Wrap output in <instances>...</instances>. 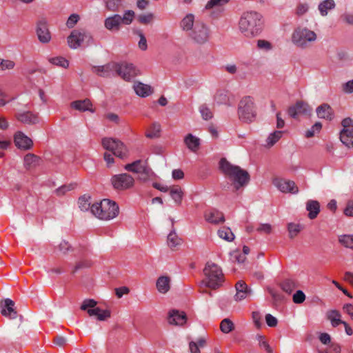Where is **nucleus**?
Listing matches in <instances>:
<instances>
[{
  "label": "nucleus",
  "mask_w": 353,
  "mask_h": 353,
  "mask_svg": "<svg viewBox=\"0 0 353 353\" xmlns=\"http://www.w3.org/2000/svg\"><path fill=\"white\" fill-rule=\"evenodd\" d=\"M16 119L24 124L35 125L39 122V117L30 111L18 112L15 114Z\"/></svg>",
  "instance_id": "4be33fe9"
},
{
  "label": "nucleus",
  "mask_w": 353,
  "mask_h": 353,
  "mask_svg": "<svg viewBox=\"0 0 353 353\" xmlns=\"http://www.w3.org/2000/svg\"><path fill=\"white\" fill-rule=\"evenodd\" d=\"M154 15L152 13L146 14H141L138 17L137 20L141 24H148L153 20Z\"/></svg>",
  "instance_id": "6e6d98bb"
},
{
  "label": "nucleus",
  "mask_w": 353,
  "mask_h": 353,
  "mask_svg": "<svg viewBox=\"0 0 353 353\" xmlns=\"http://www.w3.org/2000/svg\"><path fill=\"white\" fill-rule=\"evenodd\" d=\"M111 183L116 190H125L132 188L134 185V178L127 173L113 175Z\"/></svg>",
  "instance_id": "9b49d317"
},
{
  "label": "nucleus",
  "mask_w": 353,
  "mask_h": 353,
  "mask_svg": "<svg viewBox=\"0 0 353 353\" xmlns=\"http://www.w3.org/2000/svg\"><path fill=\"white\" fill-rule=\"evenodd\" d=\"M343 129L340 132L341 142L347 147H353V119L347 117L341 122Z\"/></svg>",
  "instance_id": "f8f14e48"
},
{
  "label": "nucleus",
  "mask_w": 353,
  "mask_h": 353,
  "mask_svg": "<svg viewBox=\"0 0 353 353\" xmlns=\"http://www.w3.org/2000/svg\"><path fill=\"white\" fill-rule=\"evenodd\" d=\"M306 210L309 212L308 217L314 219L320 212V204L317 201L309 200L306 203Z\"/></svg>",
  "instance_id": "cd10ccee"
},
{
  "label": "nucleus",
  "mask_w": 353,
  "mask_h": 353,
  "mask_svg": "<svg viewBox=\"0 0 353 353\" xmlns=\"http://www.w3.org/2000/svg\"><path fill=\"white\" fill-rule=\"evenodd\" d=\"M134 90L136 94L141 97H146L152 92L150 85L141 82H137L134 84Z\"/></svg>",
  "instance_id": "bb28decb"
},
{
  "label": "nucleus",
  "mask_w": 353,
  "mask_h": 353,
  "mask_svg": "<svg viewBox=\"0 0 353 353\" xmlns=\"http://www.w3.org/2000/svg\"><path fill=\"white\" fill-rule=\"evenodd\" d=\"M135 17V12L133 10H125L123 16L119 14H112L104 20V27L109 31L118 32L121 25H130Z\"/></svg>",
  "instance_id": "39448f33"
},
{
  "label": "nucleus",
  "mask_w": 353,
  "mask_h": 353,
  "mask_svg": "<svg viewBox=\"0 0 353 353\" xmlns=\"http://www.w3.org/2000/svg\"><path fill=\"white\" fill-rule=\"evenodd\" d=\"M205 218L207 221L213 224H219L225 221L223 213L215 209L206 212Z\"/></svg>",
  "instance_id": "5701e85b"
},
{
  "label": "nucleus",
  "mask_w": 353,
  "mask_h": 353,
  "mask_svg": "<svg viewBox=\"0 0 353 353\" xmlns=\"http://www.w3.org/2000/svg\"><path fill=\"white\" fill-rule=\"evenodd\" d=\"M118 68L117 62H110L104 65L93 66L92 70L99 77L108 78L115 77Z\"/></svg>",
  "instance_id": "4468645a"
},
{
  "label": "nucleus",
  "mask_w": 353,
  "mask_h": 353,
  "mask_svg": "<svg viewBox=\"0 0 353 353\" xmlns=\"http://www.w3.org/2000/svg\"><path fill=\"white\" fill-rule=\"evenodd\" d=\"M342 21L349 25H353V13L345 12L341 16Z\"/></svg>",
  "instance_id": "774afa93"
},
{
  "label": "nucleus",
  "mask_w": 353,
  "mask_h": 353,
  "mask_svg": "<svg viewBox=\"0 0 353 353\" xmlns=\"http://www.w3.org/2000/svg\"><path fill=\"white\" fill-rule=\"evenodd\" d=\"M218 235L220 238L228 241H232L234 239V234L230 228L223 227L218 230Z\"/></svg>",
  "instance_id": "58836bf2"
},
{
  "label": "nucleus",
  "mask_w": 353,
  "mask_h": 353,
  "mask_svg": "<svg viewBox=\"0 0 353 353\" xmlns=\"http://www.w3.org/2000/svg\"><path fill=\"white\" fill-rule=\"evenodd\" d=\"M219 169L226 177L232 181L235 191L247 185L250 181V176L248 171L238 165H232L225 158L221 159Z\"/></svg>",
  "instance_id": "f257e3e1"
},
{
  "label": "nucleus",
  "mask_w": 353,
  "mask_h": 353,
  "mask_svg": "<svg viewBox=\"0 0 353 353\" xmlns=\"http://www.w3.org/2000/svg\"><path fill=\"white\" fill-rule=\"evenodd\" d=\"M85 42L86 46L94 44L91 34L85 30H74L68 37V43L70 48L77 49Z\"/></svg>",
  "instance_id": "1a4fd4ad"
},
{
  "label": "nucleus",
  "mask_w": 353,
  "mask_h": 353,
  "mask_svg": "<svg viewBox=\"0 0 353 353\" xmlns=\"http://www.w3.org/2000/svg\"><path fill=\"white\" fill-rule=\"evenodd\" d=\"M316 114L319 118L332 120L333 118V110L327 103H323L316 108Z\"/></svg>",
  "instance_id": "a878e982"
},
{
  "label": "nucleus",
  "mask_w": 353,
  "mask_h": 353,
  "mask_svg": "<svg viewBox=\"0 0 353 353\" xmlns=\"http://www.w3.org/2000/svg\"><path fill=\"white\" fill-rule=\"evenodd\" d=\"M161 132V125L159 123L154 122L152 124L150 129L145 133V136L150 139L159 138Z\"/></svg>",
  "instance_id": "e433bc0d"
},
{
  "label": "nucleus",
  "mask_w": 353,
  "mask_h": 353,
  "mask_svg": "<svg viewBox=\"0 0 353 353\" xmlns=\"http://www.w3.org/2000/svg\"><path fill=\"white\" fill-rule=\"evenodd\" d=\"M319 353H341V346L335 343H332L325 350H319Z\"/></svg>",
  "instance_id": "a18cd8bd"
},
{
  "label": "nucleus",
  "mask_w": 353,
  "mask_h": 353,
  "mask_svg": "<svg viewBox=\"0 0 353 353\" xmlns=\"http://www.w3.org/2000/svg\"><path fill=\"white\" fill-rule=\"evenodd\" d=\"M77 183H70L63 185L56 190V194L58 196L64 195L67 192L74 190L77 187Z\"/></svg>",
  "instance_id": "de8ad7c7"
},
{
  "label": "nucleus",
  "mask_w": 353,
  "mask_h": 353,
  "mask_svg": "<svg viewBox=\"0 0 353 353\" xmlns=\"http://www.w3.org/2000/svg\"><path fill=\"white\" fill-rule=\"evenodd\" d=\"M71 107L75 110H77L80 112L85 111H90L92 112H94V110L92 109V103L88 99H85L84 100H77L73 101L70 104Z\"/></svg>",
  "instance_id": "393cba45"
},
{
  "label": "nucleus",
  "mask_w": 353,
  "mask_h": 353,
  "mask_svg": "<svg viewBox=\"0 0 353 353\" xmlns=\"http://www.w3.org/2000/svg\"><path fill=\"white\" fill-rule=\"evenodd\" d=\"M210 27L201 20H196L194 27L189 33V37L195 43L203 45L207 43L210 37Z\"/></svg>",
  "instance_id": "6e6552de"
},
{
  "label": "nucleus",
  "mask_w": 353,
  "mask_h": 353,
  "mask_svg": "<svg viewBox=\"0 0 353 353\" xmlns=\"http://www.w3.org/2000/svg\"><path fill=\"white\" fill-rule=\"evenodd\" d=\"M263 21L260 13L250 11L244 12L239 21L241 32L247 37L259 35L263 30Z\"/></svg>",
  "instance_id": "f03ea898"
},
{
  "label": "nucleus",
  "mask_w": 353,
  "mask_h": 353,
  "mask_svg": "<svg viewBox=\"0 0 353 353\" xmlns=\"http://www.w3.org/2000/svg\"><path fill=\"white\" fill-rule=\"evenodd\" d=\"M116 76L121 77L123 80L130 81L139 74V70L132 63L127 62L118 63Z\"/></svg>",
  "instance_id": "ddd939ff"
},
{
  "label": "nucleus",
  "mask_w": 353,
  "mask_h": 353,
  "mask_svg": "<svg viewBox=\"0 0 353 353\" xmlns=\"http://www.w3.org/2000/svg\"><path fill=\"white\" fill-rule=\"evenodd\" d=\"M228 2L229 0H210L205 5V9L209 10L214 7L222 6Z\"/></svg>",
  "instance_id": "09e8293b"
},
{
  "label": "nucleus",
  "mask_w": 353,
  "mask_h": 353,
  "mask_svg": "<svg viewBox=\"0 0 353 353\" xmlns=\"http://www.w3.org/2000/svg\"><path fill=\"white\" fill-rule=\"evenodd\" d=\"M322 128V124L320 122H316L312 128L307 130L305 132V137L307 138H310L314 135L316 132H320Z\"/></svg>",
  "instance_id": "8fccbe9b"
},
{
  "label": "nucleus",
  "mask_w": 353,
  "mask_h": 353,
  "mask_svg": "<svg viewBox=\"0 0 353 353\" xmlns=\"http://www.w3.org/2000/svg\"><path fill=\"white\" fill-rule=\"evenodd\" d=\"M293 301L295 303L299 304L304 302L305 300V295L301 290H297L293 295Z\"/></svg>",
  "instance_id": "13d9d810"
},
{
  "label": "nucleus",
  "mask_w": 353,
  "mask_h": 353,
  "mask_svg": "<svg viewBox=\"0 0 353 353\" xmlns=\"http://www.w3.org/2000/svg\"><path fill=\"white\" fill-rule=\"evenodd\" d=\"M257 47L261 50L268 51L272 50V45L268 41L259 39L257 41Z\"/></svg>",
  "instance_id": "bf43d9fd"
},
{
  "label": "nucleus",
  "mask_w": 353,
  "mask_h": 353,
  "mask_svg": "<svg viewBox=\"0 0 353 353\" xmlns=\"http://www.w3.org/2000/svg\"><path fill=\"white\" fill-rule=\"evenodd\" d=\"M273 184L283 193L297 194L299 192L297 185L291 180L276 178L273 181Z\"/></svg>",
  "instance_id": "2eb2a0df"
},
{
  "label": "nucleus",
  "mask_w": 353,
  "mask_h": 353,
  "mask_svg": "<svg viewBox=\"0 0 353 353\" xmlns=\"http://www.w3.org/2000/svg\"><path fill=\"white\" fill-rule=\"evenodd\" d=\"M1 314L6 317L11 319H16L17 316V312L15 310L14 302L10 299H6L0 303Z\"/></svg>",
  "instance_id": "a211bd4d"
},
{
  "label": "nucleus",
  "mask_w": 353,
  "mask_h": 353,
  "mask_svg": "<svg viewBox=\"0 0 353 353\" xmlns=\"http://www.w3.org/2000/svg\"><path fill=\"white\" fill-rule=\"evenodd\" d=\"M194 16L192 14H188L181 21V28L184 31H191L195 24Z\"/></svg>",
  "instance_id": "7c9ffc66"
},
{
  "label": "nucleus",
  "mask_w": 353,
  "mask_h": 353,
  "mask_svg": "<svg viewBox=\"0 0 353 353\" xmlns=\"http://www.w3.org/2000/svg\"><path fill=\"white\" fill-rule=\"evenodd\" d=\"M41 161V158L34 154L28 153L24 157V166L29 170L37 167Z\"/></svg>",
  "instance_id": "c85d7f7f"
},
{
  "label": "nucleus",
  "mask_w": 353,
  "mask_h": 353,
  "mask_svg": "<svg viewBox=\"0 0 353 353\" xmlns=\"http://www.w3.org/2000/svg\"><path fill=\"white\" fill-rule=\"evenodd\" d=\"M336 6L334 0H324L321 2L318 6L321 15L325 17L327 14L328 11L333 10Z\"/></svg>",
  "instance_id": "473e14b6"
},
{
  "label": "nucleus",
  "mask_w": 353,
  "mask_h": 353,
  "mask_svg": "<svg viewBox=\"0 0 353 353\" xmlns=\"http://www.w3.org/2000/svg\"><path fill=\"white\" fill-rule=\"evenodd\" d=\"M136 33L140 37V40L138 43L139 48L141 50H143V51L146 50L148 48V44H147V40H146L145 37L144 36V34H143V32L141 30H137Z\"/></svg>",
  "instance_id": "864d4df0"
},
{
  "label": "nucleus",
  "mask_w": 353,
  "mask_h": 353,
  "mask_svg": "<svg viewBox=\"0 0 353 353\" xmlns=\"http://www.w3.org/2000/svg\"><path fill=\"white\" fill-rule=\"evenodd\" d=\"M339 242L344 246L353 249V235H343L339 237Z\"/></svg>",
  "instance_id": "49530a36"
},
{
  "label": "nucleus",
  "mask_w": 353,
  "mask_h": 353,
  "mask_svg": "<svg viewBox=\"0 0 353 353\" xmlns=\"http://www.w3.org/2000/svg\"><path fill=\"white\" fill-rule=\"evenodd\" d=\"M205 279L202 281L205 285L215 290L219 288L224 281L223 274L221 268L216 263L207 262L203 269Z\"/></svg>",
  "instance_id": "20e7f679"
},
{
  "label": "nucleus",
  "mask_w": 353,
  "mask_h": 353,
  "mask_svg": "<svg viewBox=\"0 0 353 353\" xmlns=\"http://www.w3.org/2000/svg\"><path fill=\"white\" fill-rule=\"evenodd\" d=\"M316 34L307 28L299 27L294 30L292 35V41L301 48H306L309 43L316 40Z\"/></svg>",
  "instance_id": "423d86ee"
},
{
  "label": "nucleus",
  "mask_w": 353,
  "mask_h": 353,
  "mask_svg": "<svg viewBox=\"0 0 353 353\" xmlns=\"http://www.w3.org/2000/svg\"><path fill=\"white\" fill-rule=\"evenodd\" d=\"M220 329L223 333L228 334L234 329V325L229 319H224L221 323Z\"/></svg>",
  "instance_id": "79ce46f5"
},
{
  "label": "nucleus",
  "mask_w": 353,
  "mask_h": 353,
  "mask_svg": "<svg viewBox=\"0 0 353 353\" xmlns=\"http://www.w3.org/2000/svg\"><path fill=\"white\" fill-rule=\"evenodd\" d=\"M50 62L54 65L67 68L69 66V62L67 59L62 57L51 58Z\"/></svg>",
  "instance_id": "c03bdc74"
},
{
  "label": "nucleus",
  "mask_w": 353,
  "mask_h": 353,
  "mask_svg": "<svg viewBox=\"0 0 353 353\" xmlns=\"http://www.w3.org/2000/svg\"><path fill=\"white\" fill-rule=\"evenodd\" d=\"M168 245L171 249H174L178 245H180L182 243L181 239H180L175 230H172L168 236Z\"/></svg>",
  "instance_id": "f704fd0d"
},
{
  "label": "nucleus",
  "mask_w": 353,
  "mask_h": 353,
  "mask_svg": "<svg viewBox=\"0 0 353 353\" xmlns=\"http://www.w3.org/2000/svg\"><path fill=\"white\" fill-rule=\"evenodd\" d=\"M145 172L141 171V172L138 173L139 174V179L140 181H147L150 177L151 174H152V170L148 166L145 167Z\"/></svg>",
  "instance_id": "052dcab7"
},
{
  "label": "nucleus",
  "mask_w": 353,
  "mask_h": 353,
  "mask_svg": "<svg viewBox=\"0 0 353 353\" xmlns=\"http://www.w3.org/2000/svg\"><path fill=\"white\" fill-rule=\"evenodd\" d=\"M92 265V263L90 261L84 259L81 260L77 263L76 265L74 266V268L72 271V273H74L79 270L90 268Z\"/></svg>",
  "instance_id": "5fc2aeb1"
},
{
  "label": "nucleus",
  "mask_w": 353,
  "mask_h": 353,
  "mask_svg": "<svg viewBox=\"0 0 353 353\" xmlns=\"http://www.w3.org/2000/svg\"><path fill=\"white\" fill-rule=\"evenodd\" d=\"M342 90L345 93H352L353 92V79L348 81L347 82L342 85Z\"/></svg>",
  "instance_id": "338daca9"
},
{
  "label": "nucleus",
  "mask_w": 353,
  "mask_h": 353,
  "mask_svg": "<svg viewBox=\"0 0 353 353\" xmlns=\"http://www.w3.org/2000/svg\"><path fill=\"white\" fill-rule=\"evenodd\" d=\"M170 194L177 205H180L182 202L183 192L181 187L178 185L170 188Z\"/></svg>",
  "instance_id": "2f4dec72"
},
{
  "label": "nucleus",
  "mask_w": 353,
  "mask_h": 353,
  "mask_svg": "<svg viewBox=\"0 0 353 353\" xmlns=\"http://www.w3.org/2000/svg\"><path fill=\"white\" fill-rule=\"evenodd\" d=\"M184 142L188 149L192 152H196L200 145V140L199 138L193 136L192 134H188L184 139Z\"/></svg>",
  "instance_id": "c756f323"
},
{
  "label": "nucleus",
  "mask_w": 353,
  "mask_h": 353,
  "mask_svg": "<svg viewBox=\"0 0 353 353\" xmlns=\"http://www.w3.org/2000/svg\"><path fill=\"white\" fill-rule=\"evenodd\" d=\"M92 213L101 220H110L118 216L119 208L117 203L110 199H103L91 206Z\"/></svg>",
  "instance_id": "7ed1b4c3"
},
{
  "label": "nucleus",
  "mask_w": 353,
  "mask_h": 353,
  "mask_svg": "<svg viewBox=\"0 0 353 353\" xmlns=\"http://www.w3.org/2000/svg\"><path fill=\"white\" fill-rule=\"evenodd\" d=\"M147 165L142 163L141 160H137L132 163H129L125 165V169L127 171L134 172V173H139L141 171H145V167Z\"/></svg>",
  "instance_id": "72a5a7b5"
},
{
  "label": "nucleus",
  "mask_w": 353,
  "mask_h": 353,
  "mask_svg": "<svg viewBox=\"0 0 353 353\" xmlns=\"http://www.w3.org/2000/svg\"><path fill=\"white\" fill-rule=\"evenodd\" d=\"M279 285L282 290L288 294H290L296 288L295 281L292 279H285Z\"/></svg>",
  "instance_id": "4c0bfd02"
},
{
  "label": "nucleus",
  "mask_w": 353,
  "mask_h": 353,
  "mask_svg": "<svg viewBox=\"0 0 353 353\" xmlns=\"http://www.w3.org/2000/svg\"><path fill=\"white\" fill-rule=\"evenodd\" d=\"M79 20V16L77 14H71L66 22L67 27L69 28H73L77 24Z\"/></svg>",
  "instance_id": "0e129e2a"
},
{
  "label": "nucleus",
  "mask_w": 353,
  "mask_h": 353,
  "mask_svg": "<svg viewBox=\"0 0 353 353\" xmlns=\"http://www.w3.org/2000/svg\"><path fill=\"white\" fill-rule=\"evenodd\" d=\"M252 319H253L255 326L258 329H260L263 325V323L261 321V316L260 312L258 311L253 312L252 314Z\"/></svg>",
  "instance_id": "e2e57ef3"
},
{
  "label": "nucleus",
  "mask_w": 353,
  "mask_h": 353,
  "mask_svg": "<svg viewBox=\"0 0 353 353\" xmlns=\"http://www.w3.org/2000/svg\"><path fill=\"white\" fill-rule=\"evenodd\" d=\"M79 205L82 211H87L90 208L91 209L90 203L88 201V199L86 198L85 196H81L79 199Z\"/></svg>",
  "instance_id": "603ef678"
},
{
  "label": "nucleus",
  "mask_w": 353,
  "mask_h": 353,
  "mask_svg": "<svg viewBox=\"0 0 353 353\" xmlns=\"http://www.w3.org/2000/svg\"><path fill=\"white\" fill-rule=\"evenodd\" d=\"M214 101L218 104L230 105V97L226 91L219 90L214 95Z\"/></svg>",
  "instance_id": "c9c22d12"
},
{
  "label": "nucleus",
  "mask_w": 353,
  "mask_h": 353,
  "mask_svg": "<svg viewBox=\"0 0 353 353\" xmlns=\"http://www.w3.org/2000/svg\"><path fill=\"white\" fill-rule=\"evenodd\" d=\"M257 341L259 342V346L263 347L268 353H272V350L269 345L268 343L265 341V336L261 334H257L256 336Z\"/></svg>",
  "instance_id": "3c124183"
},
{
  "label": "nucleus",
  "mask_w": 353,
  "mask_h": 353,
  "mask_svg": "<svg viewBox=\"0 0 353 353\" xmlns=\"http://www.w3.org/2000/svg\"><path fill=\"white\" fill-rule=\"evenodd\" d=\"M343 212L346 216L353 217V199L347 201Z\"/></svg>",
  "instance_id": "69168bd1"
},
{
  "label": "nucleus",
  "mask_w": 353,
  "mask_h": 353,
  "mask_svg": "<svg viewBox=\"0 0 353 353\" xmlns=\"http://www.w3.org/2000/svg\"><path fill=\"white\" fill-rule=\"evenodd\" d=\"M312 110V109L307 103L298 101L295 105L289 107L288 113L292 118L296 119L299 114H310Z\"/></svg>",
  "instance_id": "dca6fc26"
},
{
  "label": "nucleus",
  "mask_w": 353,
  "mask_h": 353,
  "mask_svg": "<svg viewBox=\"0 0 353 353\" xmlns=\"http://www.w3.org/2000/svg\"><path fill=\"white\" fill-rule=\"evenodd\" d=\"M36 32L41 43H48L51 40V34L46 19H41L37 23Z\"/></svg>",
  "instance_id": "f3484780"
},
{
  "label": "nucleus",
  "mask_w": 353,
  "mask_h": 353,
  "mask_svg": "<svg viewBox=\"0 0 353 353\" xmlns=\"http://www.w3.org/2000/svg\"><path fill=\"white\" fill-rule=\"evenodd\" d=\"M200 112L203 119L208 120L212 118V112L211 110L205 105H202L200 107Z\"/></svg>",
  "instance_id": "680f3d73"
},
{
  "label": "nucleus",
  "mask_w": 353,
  "mask_h": 353,
  "mask_svg": "<svg viewBox=\"0 0 353 353\" xmlns=\"http://www.w3.org/2000/svg\"><path fill=\"white\" fill-rule=\"evenodd\" d=\"M236 294L234 295V300L236 301H241L245 298L250 296L252 291V290L248 288L247 284L243 281H239L236 285Z\"/></svg>",
  "instance_id": "412c9836"
},
{
  "label": "nucleus",
  "mask_w": 353,
  "mask_h": 353,
  "mask_svg": "<svg viewBox=\"0 0 353 353\" xmlns=\"http://www.w3.org/2000/svg\"><path fill=\"white\" fill-rule=\"evenodd\" d=\"M168 323L174 325H183L187 321V316L184 312L178 310H172L168 313Z\"/></svg>",
  "instance_id": "aec40b11"
},
{
  "label": "nucleus",
  "mask_w": 353,
  "mask_h": 353,
  "mask_svg": "<svg viewBox=\"0 0 353 353\" xmlns=\"http://www.w3.org/2000/svg\"><path fill=\"white\" fill-rule=\"evenodd\" d=\"M239 119L244 123L252 122L256 116V112L253 99L250 97H243L238 107Z\"/></svg>",
  "instance_id": "0eeeda50"
},
{
  "label": "nucleus",
  "mask_w": 353,
  "mask_h": 353,
  "mask_svg": "<svg viewBox=\"0 0 353 353\" xmlns=\"http://www.w3.org/2000/svg\"><path fill=\"white\" fill-rule=\"evenodd\" d=\"M97 302L94 299H85L83 301L80 308L81 310L85 311L88 308L94 307L97 305Z\"/></svg>",
  "instance_id": "4d7b16f0"
},
{
  "label": "nucleus",
  "mask_w": 353,
  "mask_h": 353,
  "mask_svg": "<svg viewBox=\"0 0 353 353\" xmlns=\"http://www.w3.org/2000/svg\"><path fill=\"white\" fill-rule=\"evenodd\" d=\"M14 141L18 148L25 150L30 149L33 145L32 139L21 131H18L15 133Z\"/></svg>",
  "instance_id": "6ab92c4d"
},
{
  "label": "nucleus",
  "mask_w": 353,
  "mask_h": 353,
  "mask_svg": "<svg viewBox=\"0 0 353 353\" xmlns=\"http://www.w3.org/2000/svg\"><path fill=\"white\" fill-rule=\"evenodd\" d=\"M101 143L105 150L112 152L114 156L121 159L127 157V148L119 139L105 137L102 139Z\"/></svg>",
  "instance_id": "9d476101"
},
{
  "label": "nucleus",
  "mask_w": 353,
  "mask_h": 353,
  "mask_svg": "<svg viewBox=\"0 0 353 353\" xmlns=\"http://www.w3.org/2000/svg\"><path fill=\"white\" fill-rule=\"evenodd\" d=\"M171 279L168 276H159L156 283L157 290L161 294L167 293L170 289Z\"/></svg>",
  "instance_id": "b1692460"
},
{
  "label": "nucleus",
  "mask_w": 353,
  "mask_h": 353,
  "mask_svg": "<svg viewBox=\"0 0 353 353\" xmlns=\"http://www.w3.org/2000/svg\"><path fill=\"white\" fill-rule=\"evenodd\" d=\"M105 8L110 12H118L122 6V0H105Z\"/></svg>",
  "instance_id": "ea45409f"
},
{
  "label": "nucleus",
  "mask_w": 353,
  "mask_h": 353,
  "mask_svg": "<svg viewBox=\"0 0 353 353\" xmlns=\"http://www.w3.org/2000/svg\"><path fill=\"white\" fill-rule=\"evenodd\" d=\"M283 134V132L280 130H276L271 133L266 140L267 145L269 148L273 146L282 137Z\"/></svg>",
  "instance_id": "a19ab883"
},
{
  "label": "nucleus",
  "mask_w": 353,
  "mask_h": 353,
  "mask_svg": "<svg viewBox=\"0 0 353 353\" xmlns=\"http://www.w3.org/2000/svg\"><path fill=\"white\" fill-rule=\"evenodd\" d=\"M301 228L299 224L290 223L288 225V230L290 239L294 238L301 232Z\"/></svg>",
  "instance_id": "37998d69"
}]
</instances>
